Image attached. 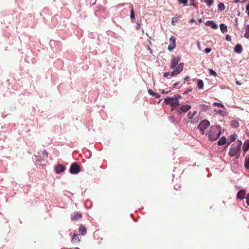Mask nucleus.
Instances as JSON below:
<instances>
[{"label":"nucleus","mask_w":249,"mask_h":249,"mask_svg":"<svg viewBox=\"0 0 249 249\" xmlns=\"http://www.w3.org/2000/svg\"><path fill=\"white\" fill-rule=\"evenodd\" d=\"M242 144V142L239 140L233 143L229 149L228 153L229 156L231 157H235L238 159L240 155Z\"/></svg>","instance_id":"1"},{"label":"nucleus","mask_w":249,"mask_h":249,"mask_svg":"<svg viewBox=\"0 0 249 249\" xmlns=\"http://www.w3.org/2000/svg\"><path fill=\"white\" fill-rule=\"evenodd\" d=\"M221 134L220 127L218 125H215L211 127L209 132V139L210 141L216 140Z\"/></svg>","instance_id":"2"},{"label":"nucleus","mask_w":249,"mask_h":249,"mask_svg":"<svg viewBox=\"0 0 249 249\" xmlns=\"http://www.w3.org/2000/svg\"><path fill=\"white\" fill-rule=\"evenodd\" d=\"M183 63H179L177 68L173 71L171 73L170 72H165L164 73V77H166L169 75L171 76H176L178 74H179L183 69Z\"/></svg>","instance_id":"3"},{"label":"nucleus","mask_w":249,"mask_h":249,"mask_svg":"<svg viewBox=\"0 0 249 249\" xmlns=\"http://www.w3.org/2000/svg\"><path fill=\"white\" fill-rule=\"evenodd\" d=\"M210 125V122L206 119H204L200 123L198 128L202 134L205 133V130Z\"/></svg>","instance_id":"4"},{"label":"nucleus","mask_w":249,"mask_h":249,"mask_svg":"<svg viewBox=\"0 0 249 249\" xmlns=\"http://www.w3.org/2000/svg\"><path fill=\"white\" fill-rule=\"evenodd\" d=\"M197 113L196 111H194L193 113H191L189 112L187 114V118L188 119V122L190 124H194L196 123L198 121V119L197 118H194L195 115Z\"/></svg>","instance_id":"5"},{"label":"nucleus","mask_w":249,"mask_h":249,"mask_svg":"<svg viewBox=\"0 0 249 249\" xmlns=\"http://www.w3.org/2000/svg\"><path fill=\"white\" fill-rule=\"evenodd\" d=\"M80 171V167L78 165L77 163H73L71 164L69 169V172L71 174H77Z\"/></svg>","instance_id":"6"},{"label":"nucleus","mask_w":249,"mask_h":249,"mask_svg":"<svg viewBox=\"0 0 249 249\" xmlns=\"http://www.w3.org/2000/svg\"><path fill=\"white\" fill-rule=\"evenodd\" d=\"M191 108V106L188 105H183L180 106V107L178 109V112L179 114H181V113H185L188 111Z\"/></svg>","instance_id":"7"},{"label":"nucleus","mask_w":249,"mask_h":249,"mask_svg":"<svg viewBox=\"0 0 249 249\" xmlns=\"http://www.w3.org/2000/svg\"><path fill=\"white\" fill-rule=\"evenodd\" d=\"M180 60V57L178 56L176 57H173L171 61L170 68L174 69L175 66L178 64L179 61Z\"/></svg>","instance_id":"8"},{"label":"nucleus","mask_w":249,"mask_h":249,"mask_svg":"<svg viewBox=\"0 0 249 249\" xmlns=\"http://www.w3.org/2000/svg\"><path fill=\"white\" fill-rule=\"evenodd\" d=\"M175 41L176 38L174 36H172L169 39L170 44L168 47V50L169 51H172L175 48Z\"/></svg>","instance_id":"9"},{"label":"nucleus","mask_w":249,"mask_h":249,"mask_svg":"<svg viewBox=\"0 0 249 249\" xmlns=\"http://www.w3.org/2000/svg\"><path fill=\"white\" fill-rule=\"evenodd\" d=\"M82 217V214L80 212H75L71 215V218L72 220H77Z\"/></svg>","instance_id":"10"},{"label":"nucleus","mask_w":249,"mask_h":249,"mask_svg":"<svg viewBox=\"0 0 249 249\" xmlns=\"http://www.w3.org/2000/svg\"><path fill=\"white\" fill-rule=\"evenodd\" d=\"M246 195V191L245 190L242 189L240 190L237 194V198L239 199H243Z\"/></svg>","instance_id":"11"},{"label":"nucleus","mask_w":249,"mask_h":249,"mask_svg":"<svg viewBox=\"0 0 249 249\" xmlns=\"http://www.w3.org/2000/svg\"><path fill=\"white\" fill-rule=\"evenodd\" d=\"M205 24L207 26H211L213 29H216L218 28V25L216 24L213 21H207Z\"/></svg>","instance_id":"12"},{"label":"nucleus","mask_w":249,"mask_h":249,"mask_svg":"<svg viewBox=\"0 0 249 249\" xmlns=\"http://www.w3.org/2000/svg\"><path fill=\"white\" fill-rule=\"evenodd\" d=\"M65 169V167L61 164L58 165L55 168V171L57 173H61L63 172Z\"/></svg>","instance_id":"13"},{"label":"nucleus","mask_w":249,"mask_h":249,"mask_svg":"<svg viewBox=\"0 0 249 249\" xmlns=\"http://www.w3.org/2000/svg\"><path fill=\"white\" fill-rule=\"evenodd\" d=\"M249 149V140L246 141L243 146V150L246 153Z\"/></svg>","instance_id":"14"},{"label":"nucleus","mask_w":249,"mask_h":249,"mask_svg":"<svg viewBox=\"0 0 249 249\" xmlns=\"http://www.w3.org/2000/svg\"><path fill=\"white\" fill-rule=\"evenodd\" d=\"M172 100L171 101V107H173L176 106H178V101L176 98V96H175V97H172Z\"/></svg>","instance_id":"15"},{"label":"nucleus","mask_w":249,"mask_h":249,"mask_svg":"<svg viewBox=\"0 0 249 249\" xmlns=\"http://www.w3.org/2000/svg\"><path fill=\"white\" fill-rule=\"evenodd\" d=\"M79 231L81 235H84L87 233V229L84 226H80L79 229Z\"/></svg>","instance_id":"16"},{"label":"nucleus","mask_w":249,"mask_h":249,"mask_svg":"<svg viewBox=\"0 0 249 249\" xmlns=\"http://www.w3.org/2000/svg\"><path fill=\"white\" fill-rule=\"evenodd\" d=\"M244 165L246 169H249V155L248 154L245 157Z\"/></svg>","instance_id":"17"},{"label":"nucleus","mask_w":249,"mask_h":249,"mask_svg":"<svg viewBox=\"0 0 249 249\" xmlns=\"http://www.w3.org/2000/svg\"><path fill=\"white\" fill-rule=\"evenodd\" d=\"M80 241V239L79 238V235L76 234H74L73 235V238L72 239V242L73 243H78Z\"/></svg>","instance_id":"18"},{"label":"nucleus","mask_w":249,"mask_h":249,"mask_svg":"<svg viewBox=\"0 0 249 249\" xmlns=\"http://www.w3.org/2000/svg\"><path fill=\"white\" fill-rule=\"evenodd\" d=\"M234 51L237 53H240L242 51V47L241 45L239 44H237L234 48Z\"/></svg>","instance_id":"19"},{"label":"nucleus","mask_w":249,"mask_h":249,"mask_svg":"<svg viewBox=\"0 0 249 249\" xmlns=\"http://www.w3.org/2000/svg\"><path fill=\"white\" fill-rule=\"evenodd\" d=\"M237 135L236 134H232L229 136L228 141L229 142H228V144H230L231 142H233L236 139Z\"/></svg>","instance_id":"20"},{"label":"nucleus","mask_w":249,"mask_h":249,"mask_svg":"<svg viewBox=\"0 0 249 249\" xmlns=\"http://www.w3.org/2000/svg\"><path fill=\"white\" fill-rule=\"evenodd\" d=\"M226 142V139L225 137H222L218 141V144L219 145H223Z\"/></svg>","instance_id":"21"},{"label":"nucleus","mask_w":249,"mask_h":249,"mask_svg":"<svg viewBox=\"0 0 249 249\" xmlns=\"http://www.w3.org/2000/svg\"><path fill=\"white\" fill-rule=\"evenodd\" d=\"M204 87V83L202 80L199 79L197 82V87L200 89H202Z\"/></svg>","instance_id":"22"},{"label":"nucleus","mask_w":249,"mask_h":249,"mask_svg":"<svg viewBox=\"0 0 249 249\" xmlns=\"http://www.w3.org/2000/svg\"><path fill=\"white\" fill-rule=\"evenodd\" d=\"M220 30H221V32L222 33L227 32V26L226 25H225L224 24H221L220 25Z\"/></svg>","instance_id":"23"},{"label":"nucleus","mask_w":249,"mask_h":249,"mask_svg":"<svg viewBox=\"0 0 249 249\" xmlns=\"http://www.w3.org/2000/svg\"><path fill=\"white\" fill-rule=\"evenodd\" d=\"M232 126L234 128H237L239 126V124L236 120H233L231 122Z\"/></svg>","instance_id":"24"},{"label":"nucleus","mask_w":249,"mask_h":249,"mask_svg":"<svg viewBox=\"0 0 249 249\" xmlns=\"http://www.w3.org/2000/svg\"><path fill=\"white\" fill-rule=\"evenodd\" d=\"M209 74L211 75H213L214 77H216L217 76V73L213 69H209Z\"/></svg>","instance_id":"25"},{"label":"nucleus","mask_w":249,"mask_h":249,"mask_svg":"<svg viewBox=\"0 0 249 249\" xmlns=\"http://www.w3.org/2000/svg\"><path fill=\"white\" fill-rule=\"evenodd\" d=\"M218 10L220 11L224 10L225 9V5L223 3H220L218 5Z\"/></svg>","instance_id":"26"},{"label":"nucleus","mask_w":249,"mask_h":249,"mask_svg":"<svg viewBox=\"0 0 249 249\" xmlns=\"http://www.w3.org/2000/svg\"><path fill=\"white\" fill-rule=\"evenodd\" d=\"M130 18L131 19H135V16H134V12L133 10V8L132 6H131V13H130Z\"/></svg>","instance_id":"27"},{"label":"nucleus","mask_w":249,"mask_h":249,"mask_svg":"<svg viewBox=\"0 0 249 249\" xmlns=\"http://www.w3.org/2000/svg\"><path fill=\"white\" fill-rule=\"evenodd\" d=\"M172 100V98H166L164 99V103H165L166 104H170V105L171 106Z\"/></svg>","instance_id":"28"},{"label":"nucleus","mask_w":249,"mask_h":249,"mask_svg":"<svg viewBox=\"0 0 249 249\" xmlns=\"http://www.w3.org/2000/svg\"><path fill=\"white\" fill-rule=\"evenodd\" d=\"M42 160H44V159H46L48 157V152L45 150H44L42 151Z\"/></svg>","instance_id":"29"},{"label":"nucleus","mask_w":249,"mask_h":249,"mask_svg":"<svg viewBox=\"0 0 249 249\" xmlns=\"http://www.w3.org/2000/svg\"><path fill=\"white\" fill-rule=\"evenodd\" d=\"M205 2L208 6H211L214 2L213 0H205Z\"/></svg>","instance_id":"30"},{"label":"nucleus","mask_w":249,"mask_h":249,"mask_svg":"<svg viewBox=\"0 0 249 249\" xmlns=\"http://www.w3.org/2000/svg\"><path fill=\"white\" fill-rule=\"evenodd\" d=\"M188 2V0H178V3L179 4H183L184 5H186Z\"/></svg>","instance_id":"31"},{"label":"nucleus","mask_w":249,"mask_h":249,"mask_svg":"<svg viewBox=\"0 0 249 249\" xmlns=\"http://www.w3.org/2000/svg\"><path fill=\"white\" fill-rule=\"evenodd\" d=\"M213 105L215 106H217L218 107H222V108H224V106L220 103H217V102H215L213 104Z\"/></svg>","instance_id":"32"},{"label":"nucleus","mask_w":249,"mask_h":249,"mask_svg":"<svg viewBox=\"0 0 249 249\" xmlns=\"http://www.w3.org/2000/svg\"><path fill=\"white\" fill-rule=\"evenodd\" d=\"M226 39L227 41H231V37L228 34H227L226 36Z\"/></svg>","instance_id":"33"},{"label":"nucleus","mask_w":249,"mask_h":249,"mask_svg":"<svg viewBox=\"0 0 249 249\" xmlns=\"http://www.w3.org/2000/svg\"><path fill=\"white\" fill-rule=\"evenodd\" d=\"M178 18H173L172 19V21H171L172 24L173 25H174L175 23H176L178 21Z\"/></svg>","instance_id":"34"},{"label":"nucleus","mask_w":249,"mask_h":249,"mask_svg":"<svg viewBox=\"0 0 249 249\" xmlns=\"http://www.w3.org/2000/svg\"><path fill=\"white\" fill-rule=\"evenodd\" d=\"M244 36L246 38H249V32H246L245 31V33L244 34Z\"/></svg>","instance_id":"35"},{"label":"nucleus","mask_w":249,"mask_h":249,"mask_svg":"<svg viewBox=\"0 0 249 249\" xmlns=\"http://www.w3.org/2000/svg\"><path fill=\"white\" fill-rule=\"evenodd\" d=\"M246 203L248 205H249V194L246 196Z\"/></svg>","instance_id":"36"},{"label":"nucleus","mask_w":249,"mask_h":249,"mask_svg":"<svg viewBox=\"0 0 249 249\" xmlns=\"http://www.w3.org/2000/svg\"><path fill=\"white\" fill-rule=\"evenodd\" d=\"M211 48H207L205 49V51L204 52L206 53H209L211 52Z\"/></svg>","instance_id":"37"},{"label":"nucleus","mask_w":249,"mask_h":249,"mask_svg":"<svg viewBox=\"0 0 249 249\" xmlns=\"http://www.w3.org/2000/svg\"><path fill=\"white\" fill-rule=\"evenodd\" d=\"M245 31L246 32H249V25H247L245 28Z\"/></svg>","instance_id":"38"},{"label":"nucleus","mask_w":249,"mask_h":249,"mask_svg":"<svg viewBox=\"0 0 249 249\" xmlns=\"http://www.w3.org/2000/svg\"><path fill=\"white\" fill-rule=\"evenodd\" d=\"M246 10L248 11V14L249 16V4H248L246 7Z\"/></svg>","instance_id":"39"},{"label":"nucleus","mask_w":249,"mask_h":249,"mask_svg":"<svg viewBox=\"0 0 249 249\" xmlns=\"http://www.w3.org/2000/svg\"><path fill=\"white\" fill-rule=\"evenodd\" d=\"M197 47H198V49L200 50L201 46H200V42L199 41L197 42Z\"/></svg>","instance_id":"40"},{"label":"nucleus","mask_w":249,"mask_h":249,"mask_svg":"<svg viewBox=\"0 0 249 249\" xmlns=\"http://www.w3.org/2000/svg\"><path fill=\"white\" fill-rule=\"evenodd\" d=\"M148 92H149L150 94H151V95H155V94H154V93L152 91V90H150V89L148 90ZM156 94H155V95H156Z\"/></svg>","instance_id":"41"},{"label":"nucleus","mask_w":249,"mask_h":249,"mask_svg":"<svg viewBox=\"0 0 249 249\" xmlns=\"http://www.w3.org/2000/svg\"><path fill=\"white\" fill-rule=\"evenodd\" d=\"M179 84V82H178V83H176L175 84H173V87L174 88H176L177 86H178V85Z\"/></svg>","instance_id":"42"},{"label":"nucleus","mask_w":249,"mask_h":249,"mask_svg":"<svg viewBox=\"0 0 249 249\" xmlns=\"http://www.w3.org/2000/svg\"><path fill=\"white\" fill-rule=\"evenodd\" d=\"M170 92V90L167 91H162V93H163V94H167V93H168Z\"/></svg>","instance_id":"43"},{"label":"nucleus","mask_w":249,"mask_h":249,"mask_svg":"<svg viewBox=\"0 0 249 249\" xmlns=\"http://www.w3.org/2000/svg\"><path fill=\"white\" fill-rule=\"evenodd\" d=\"M147 49H148V50H149L150 51V52L152 54V49L150 48V47H149V46H148V47H147Z\"/></svg>","instance_id":"44"},{"label":"nucleus","mask_w":249,"mask_h":249,"mask_svg":"<svg viewBox=\"0 0 249 249\" xmlns=\"http://www.w3.org/2000/svg\"><path fill=\"white\" fill-rule=\"evenodd\" d=\"M236 84H237V85H241L242 84H241V83H240V82L239 81H236Z\"/></svg>","instance_id":"45"},{"label":"nucleus","mask_w":249,"mask_h":249,"mask_svg":"<svg viewBox=\"0 0 249 249\" xmlns=\"http://www.w3.org/2000/svg\"><path fill=\"white\" fill-rule=\"evenodd\" d=\"M189 79V77H186L185 78H184V80L185 81H187Z\"/></svg>","instance_id":"46"},{"label":"nucleus","mask_w":249,"mask_h":249,"mask_svg":"<svg viewBox=\"0 0 249 249\" xmlns=\"http://www.w3.org/2000/svg\"><path fill=\"white\" fill-rule=\"evenodd\" d=\"M195 20L194 19H191V20H190V22H191V23H192V22H195Z\"/></svg>","instance_id":"47"},{"label":"nucleus","mask_w":249,"mask_h":249,"mask_svg":"<svg viewBox=\"0 0 249 249\" xmlns=\"http://www.w3.org/2000/svg\"><path fill=\"white\" fill-rule=\"evenodd\" d=\"M202 22V19L201 18L199 20V22L201 23Z\"/></svg>","instance_id":"48"},{"label":"nucleus","mask_w":249,"mask_h":249,"mask_svg":"<svg viewBox=\"0 0 249 249\" xmlns=\"http://www.w3.org/2000/svg\"><path fill=\"white\" fill-rule=\"evenodd\" d=\"M139 28H140L139 25H138L137 27V29H138Z\"/></svg>","instance_id":"49"}]
</instances>
